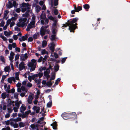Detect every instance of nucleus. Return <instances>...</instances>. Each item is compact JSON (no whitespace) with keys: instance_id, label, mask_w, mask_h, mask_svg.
Segmentation results:
<instances>
[{"instance_id":"nucleus-1","label":"nucleus","mask_w":130,"mask_h":130,"mask_svg":"<svg viewBox=\"0 0 130 130\" xmlns=\"http://www.w3.org/2000/svg\"><path fill=\"white\" fill-rule=\"evenodd\" d=\"M78 19L77 18H75L73 19L70 22H69L66 25L63 24L62 27H66L67 26H69V29L70 30V32H74V30L77 27L76 26L77 24L75 22L77 21Z\"/></svg>"},{"instance_id":"nucleus-2","label":"nucleus","mask_w":130,"mask_h":130,"mask_svg":"<svg viewBox=\"0 0 130 130\" xmlns=\"http://www.w3.org/2000/svg\"><path fill=\"white\" fill-rule=\"evenodd\" d=\"M28 13L27 12L23 14V17L20 18L19 19V22H18L16 24L17 26L22 27H23L25 26H26L28 23L27 21L26 17L28 16Z\"/></svg>"},{"instance_id":"nucleus-3","label":"nucleus","mask_w":130,"mask_h":130,"mask_svg":"<svg viewBox=\"0 0 130 130\" xmlns=\"http://www.w3.org/2000/svg\"><path fill=\"white\" fill-rule=\"evenodd\" d=\"M37 60L33 59L31 62H29L28 64V66L30 67V71L31 72L35 70L36 67Z\"/></svg>"},{"instance_id":"nucleus-4","label":"nucleus","mask_w":130,"mask_h":130,"mask_svg":"<svg viewBox=\"0 0 130 130\" xmlns=\"http://www.w3.org/2000/svg\"><path fill=\"white\" fill-rule=\"evenodd\" d=\"M23 8L22 9V11L24 12L27 10L28 11L30 10V5L28 3H23L22 4Z\"/></svg>"},{"instance_id":"nucleus-5","label":"nucleus","mask_w":130,"mask_h":130,"mask_svg":"<svg viewBox=\"0 0 130 130\" xmlns=\"http://www.w3.org/2000/svg\"><path fill=\"white\" fill-rule=\"evenodd\" d=\"M15 78L14 77H12L8 79V81L9 83H11L12 82V81H13L15 83V79L17 80H19V78L18 77L19 74V73L18 72H16L15 73Z\"/></svg>"},{"instance_id":"nucleus-6","label":"nucleus","mask_w":130,"mask_h":130,"mask_svg":"<svg viewBox=\"0 0 130 130\" xmlns=\"http://www.w3.org/2000/svg\"><path fill=\"white\" fill-rule=\"evenodd\" d=\"M35 21L34 20H32V21L28 24L27 28L26 29L27 31H30V29L34 28L35 27Z\"/></svg>"},{"instance_id":"nucleus-7","label":"nucleus","mask_w":130,"mask_h":130,"mask_svg":"<svg viewBox=\"0 0 130 130\" xmlns=\"http://www.w3.org/2000/svg\"><path fill=\"white\" fill-rule=\"evenodd\" d=\"M43 75V73L42 72H40L38 73L34 74L32 75L33 79L35 78H37L38 77L39 78H40Z\"/></svg>"},{"instance_id":"nucleus-8","label":"nucleus","mask_w":130,"mask_h":130,"mask_svg":"<svg viewBox=\"0 0 130 130\" xmlns=\"http://www.w3.org/2000/svg\"><path fill=\"white\" fill-rule=\"evenodd\" d=\"M51 68V66H50L48 68V69L45 71H44V76L46 77L47 79L49 78L50 77L49 74L50 72V69Z\"/></svg>"},{"instance_id":"nucleus-9","label":"nucleus","mask_w":130,"mask_h":130,"mask_svg":"<svg viewBox=\"0 0 130 130\" xmlns=\"http://www.w3.org/2000/svg\"><path fill=\"white\" fill-rule=\"evenodd\" d=\"M28 57V54L27 53H26L24 55H21L20 56V59L22 60L25 61L27 58Z\"/></svg>"},{"instance_id":"nucleus-10","label":"nucleus","mask_w":130,"mask_h":130,"mask_svg":"<svg viewBox=\"0 0 130 130\" xmlns=\"http://www.w3.org/2000/svg\"><path fill=\"white\" fill-rule=\"evenodd\" d=\"M49 20L48 19H46L44 20H41V23L42 24L44 25H46L48 23Z\"/></svg>"},{"instance_id":"nucleus-11","label":"nucleus","mask_w":130,"mask_h":130,"mask_svg":"<svg viewBox=\"0 0 130 130\" xmlns=\"http://www.w3.org/2000/svg\"><path fill=\"white\" fill-rule=\"evenodd\" d=\"M32 109L34 111H35L36 113H38L40 110V107L37 106H34L32 108Z\"/></svg>"},{"instance_id":"nucleus-12","label":"nucleus","mask_w":130,"mask_h":130,"mask_svg":"<svg viewBox=\"0 0 130 130\" xmlns=\"http://www.w3.org/2000/svg\"><path fill=\"white\" fill-rule=\"evenodd\" d=\"M50 45V49L51 51V53H52L54 52L55 45V44L53 43H51Z\"/></svg>"},{"instance_id":"nucleus-13","label":"nucleus","mask_w":130,"mask_h":130,"mask_svg":"<svg viewBox=\"0 0 130 130\" xmlns=\"http://www.w3.org/2000/svg\"><path fill=\"white\" fill-rule=\"evenodd\" d=\"M25 68V66L23 62H22L20 64L19 66V68L20 71H21L23 69H24Z\"/></svg>"},{"instance_id":"nucleus-14","label":"nucleus","mask_w":130,"mask_h":130,"mask_svg":"<svg viewBox=\"0 0 130 130\" xmlns=\"http://www.w3.org/2000/svg\"><path fill=\"white\" fill-rule=\"evenodd\" d=\"M38 124L35 125L34 124H31L30 125L31 127L33 129H36V130H43L42 129H39L38 128Z\"/></svg>"},{"instance_id":"nucleus-15","label":"nucleus","mask_w":130,"mask_h":130,"mask_svg":"<svg viewBox=\"0 0 130 130\" xmlns=\"http://www.w3.org/2000/svg\"><path fill=\"white\" fill-rule=\"evenodd\" d=\"M15 55L13 53V52L11 51V52L10 54V56H9V60L10 62H13V60L14 58V56Z\"/></svg>"},{"instance_id":"nucleus-16","label":"nucleus","mask_w":130,"mask_h":130,"mask_svg":"<svg viewBox=\"0 0 130 130\" xmlns=\"http://www.w3.org/2000/svg\"><path fill=\"white\" fill-rule=\"evenodd\" d=\"M26 107L25 105L24 104H22L20 108V112L22 113L24 111L26 110Z\"/></svg>"},{"instance_id":"nucleus-17","label":"nucleus","mask_w":130,"mask_h":130,"mask_svg":"<svg viewBox=\"0 0 130 130\" xmlns=\"http://www.w3.org/2000/svg\"><path fill=\"white\" fill-rule=\"evenodd\" d=\"M33 99V98L32 95H29L27 100L28 103L29 104H31Z\"/></svg>"},{"instance_id":"nucleus-18","label":"nucleus","mask_w":130,"mask_h":130,"mask_svg":"<svg viewBox=\"0 0 130 130\" xmlns=\"http://www.w3.org/2000/svg\"><path fill=\"white\" fill-rule=\"evenodd\" d=\"M7 106L6 105H3V106L2 104H0V113L2 112V110H5Z\"/></svg>"},{"instance_id":"nucleus-19","label":"nucleus","mask_w":130,"mask_h":130,"mask_svg":"<svg viewBox=\"0 0 130 130\" xmlns=\"http://www.w3.org/2000/svg\"><path fill=\"white\" fill-rule=\"evenodd\" d=\"M46 31V29H45L44 27H42L40 29V34L42 36L44 35L45 34V32Z\"/></svg>"},{"instance_id":"nucleus-20","label":"nucleus","mask_w":130,"mask_h":130,"mask_svg":"<svg viewBox=\"0 0 130 130\" xmlns=\"http://www.w3.org/2000/svg\"><path fill=\"white\" fill-rule=\"evenodd\" d=\"M74 9L75 10L76 12H78L80 11L82 9V7L80 6H78L77 8L76 7V5H74Z\"/></svg>"},{"instance_id":"nucleus-21","label":"nucleus","mask_w":130,"mask_h":130,"mask_svg":"<svg viewBox=\"0 0 130 130\" xmlns=\"http://www.w3.org/2000/svg\"><path fill=\"white\" fill-rule=\"evenodd\" d=\"M9 95L8 94H6L5 93H3L1 94V98L3 99H5L6 97H8Z\"/></svg>"},{"instance_id":"nucleus-22","label":"nucleus","mask_w":130,"mask_h":130,"mask_svg":"<svg viewBox=\"0 0 130 130\" xmlns=\"http://www.w3.org/2000/svg\"><path fill=\"white\" fill-rule=\"evenodd\" d=\"M54 23L52 25V28H55L57 26V20H54Z\"/></svg>"},{"instance_id":"nucleus-23","label":"nucleus","mask_w":130,"mask_h":130,"mask_svg":"<svg viewBox=\"0 0 130 130\" xmlns=\"http://www.w3.org/2000/svg\"><path fill=\"white\" fill-rule=\"evenodd\" d=\"M28 37L27 35H25L24 36H23L21 37V39H20V41H21L22 40L23 41H24L25 40H27Z\"/></svg>"},{"instance_id":"nucleus-24","label":"nucleus","mask_w":130,"mask_h":130,"mask_svg":"<svg viewBox=\"0 0 130 130\" xmlns=\"http://www.w3.org/2000/svg\"><path fill=\"white\" fill-rule=\"evenodd\" d=\"M41 8L40 6L38 5H36L35 7V11L37 13L39 12L41 10Z\"/></svg>"},{"instance_id":"nucleus-25","label":"nucleus","mask_w":130,"mask_h":130,"mask_svg":"<svg viewBox=\"0 0 130 130\" xmlns=\"http://www.w3.org/2000/svg\"><path fill=\"white\" fill-rule=\"evenodd\" d=\"M51 125L52 126V127L54 129H56L57 124L56 122H54L53 124H51Z\"/></svg>"},{"instance_id":"nucleus-26","label":"nucleus","mask_w":130,"mask_h":130,"mask_svg":"<svg viewBox=\"0 0 130 130\" xmlns=\"http://www.w3.org/2000/svg\"><path fill=\"white\" fill-rule=\"evenodd\" d=\"M4 71L6 72H9L10 71V68L9 66L6 67L4 68Z\"/></svg>"},{"instance_id":"nucleus-27","label":"nucleus","mask_w":130,"mask_h":130,"mask_svg":"<svg viewBox=\"0 0 130 130\" xmlns=\"http://www.w3.org/2000/svg\"><path fill=\"white\" fill-rule=\"evenodd\" d=\"M6 7L8 8H9L13 7L12 4L10 1H9L8 2V3Z\"/></svg>"},{"instance_id":"nucleus-28","label":"nucleus","mask_w":130,"mask_h":130,"mask_svg":"<svg viewBox=\"0 0 130 130\" xmlns=\"http://www.w3.org/2000/svg\"><path fill=\"white\" fill-rule=\"evenodd\" d=\"M19 125L20 127H24L25 124L24 123L20 122L19 123Z\"/></svg>"},{"instance_id":"nucleus-29","label":"nucleus","mask_w":130,"mask_h":130,"mask_svg":"<svg viewBox=\"0 0 130 130\" xmlns=\"http://www.w3.org/2000/svg\"><path fill=\"white\" fill-rule=\"evenodd\" d=\"M51 37V39L52 41L56 40V39H57L56 37V35L55 34L52 35Z\"/></svg>"},{"instance_id":"nucleus-30","label":"nucleus","mask_w":130,"mask_h":130,"mask_svg":"<svg viewBox=\"0 0 130 130\" xmlns=\"http://www.w3.org/2000/svg\"><path fill=\"white\" fill-rule=\"evenodd\" d=\"M33 80H34L35 82L37 83L38 84H40L41 83V81L40 78H39L38 79L35 78V79Z\"/></svg>"},{"instance_id":"nucleus-31","label":"nucleus","mask_w":130,"mask_h":130,"mask_svg":"<svg viewBox=\"0 0 130 130\" xmlns=\"http://www.w3.org/2000/svg\"><path fill=\"white\" fill-rule=\"evenodd\" d=\"M41 20H44L46 19V16L45 14H42L40 16Z\"/></svg>"},{"instance_id":"nucleus-32","label":"nucleus","mask_w":130,"mask_h":130,"mask_svg":"<svg viewBox=\"0 0 130 130\" xmlns=\"http://www.w3.org/2000/svg\"><path fill=\"white\" fill-rule=\"evenodd\" d=\"M41 53L42 54H48V52L46 51L45 49L42 50L41 51Z\"/></svg>"},{"instance_id":"nucleus-33","label":"nucleus","mask_w":130,"mask_h":130,"mask_svg":"<svg viewBox=\"0 0 130 130\" xmlns=\"http://www.w3.org/2000/svg\"><path fill=\"white\" fill-rule=\"evenodd\" d=\"M47 44V42L46 41H43L42 43V46L43 47H44L46 46Z\"/></svg>"},{"instance_id":"nucleus-34","label":"nucleus","mask_w":130,"mask_h":130,"mask_svg":"<svg viewBox=\"0 0 130 130\" xmlns=\"http://www.w3.org/2000/svg\"><path fill=\"white\" fill-rule=\"evenodd\" d=\"M51 80L48 82L46 83V85L49 87H50L52 85L53 83L51 82Z\"/></svg>"},{"instance_id":"nucleus-35","label":"nucleus","mask_w":130,"mask_h":130,"mask_svg":"<svg viewBox=\"0 0 130 130\" xmlns=\"http://www.w3.org/2000/svg\"><path fill=\"white\" fill-rule=\"evenodd\" d=\"M8 112L9 113H11L13 111V109L11 107H9L7 108Z\"/></svg>"},{"instance_id":"nucleus-36","label":"nucleus","mask_w":130,"mask_h":130,"mask_svg":"<svg viewBox=\"0 0 130 130\" xmlns=\"http://www.w3.org/2000/svg\"><path fill=\"white\" fill-rule=\"evenodd\" d=\"M84 7L85 9H88L89 8L90 6L89 5L86 4L84 5Z\"/></svg>"},{"instance_id":"nucleus-37","label":"nucleus","mask_w":130,"mask_h":130,"mask_svg":"<svg viewBox=\"0 0 130 130\" xmlns=\"http://www.w3.org/2000/svg\"><path fill=\"white\" fill-rule=\"evenodd\" d=\"M21 90L23 91H25V93H26L27 92V90L23 86H22L21 87Z\"/></svg>"},{"instance_id":"nucleus-38","label":"nucleus","mask_w":130,"mask_h":130,"mask_svg":"<svg viewBox=\"0 0 130 130\" xmlns=\"http://www.w3.org/2000/svg\"><path fill=\"white\" fill-rule=\"evenodd\" d=\"M30 74V72H26L24 75V76L25 78L27 77V75L28 76Z\"/></svg>"},{"instance_id":"nucleus-39","label":"nucleus","mask_w":130,"mask_h":130,"mask_svg":"<svg viewBox=\"0 0 130 130\" xmlns=\"http://www.w3.org/2000/svg\"><path fill=\"white\" fill-rule=\"evenodd\" d=\"M15 105L16 106L15 107L18 108H19L20 106V104L19 103V102H18V101H15Z\"/></svg>"},{"instance_id":"nucleus-40","label":"nucleus","mask_w":130,"mask_h":130,"mask_svg":"<svg viewBox=\"0 0 130 130\" xmlns=\"http://www.w3.org/2000/svg\"><path fill=\"white\" fill-rule=\"evenodd\" d=\"M46 69V68L45 67H41L39 68V70L40 72H42V70H44Z\"/></svg>"},{"instance_id":"nucleus-41","label":"nucleus","mask_w":130,"mask_h":130,"mask_svg":"<svg viewBox=\"0 0 130 130\" xmlns=\"http://www.w3.org/2000/svg\"><path fill=\"white\" fill-rule=\"evenodd\" d=\"M27 87L30 88L32 86V85L30 82H29L27 83Z\"/></svg>"},{"instance_id":"nucleus-42","label":"nucleus","mask_w":130,"mask_h":130,"mask_svg":"<svg viewBox=\"0 0 130 130\" xmlns=\"http://www.w3.org/2000/svg\"><path fill=\"white\" fill-rule=\"evenodd\" d=\"M4 35L6 36H9L10 35V32H8L6 31H5L4 32Z\"/></svg>"},{"instance_id":"nucleus-43","label":"nucleus","mask_w":130,"mask_h":130,"mask_svg":"<svg viewBox=\"0 0 130 130\" xmlns=\"http://www.w3.org/2000/svg\"><path fill=\"white\" fill-rule=\"evenodd\" d=\"M52 105V101H50L49 102H48L47 104V106L49 107H50Z\"/></svg>"},{"instance_id":"nucleus-44","label":"nucleus","mask_w":130,"mask_h":130,"mask_svg":"<svg viewBox=\"0 0 130 130\" xmlns=\"http://www.w3.org/2000/svg\"><path fill=\"white\" fill-rule=\"evenodd\" d=\"M61 79L60 78H58L56 80L55 82V84L57 85L59 83V82L60 80Z\"/></svg>"},{"instance_id":"nucleus-45","label":"nucleus","mask_w":130,"mask_h":130,"mask_svg":"<svg viewBox=\"0 0 130 130\" xmlns=\"http://www.w3.org/2000/svg\"><path fill=\"white\" fill-rule=\"evenodd\" d=\"M11 19H9L7 21L6 24L8 26L10 24L11 22Z\"/></svg>"},{"instance_id":"nucleus-46","label":"nucleus","mask_w":130,"mask_h":130,"mask_svg":"<svg viewBox=\"0 0 130 130\" xmlns=\"http://www.w3.org/2000/svg\"><path fill=\"white\" fill-rule=\"evenodd\" d=\"M0 60L3 63H4L5 61V60L4 57L2 56H1L0 57Z\"/></svg>"},{"instance_id":"nucleus-47","label":"nucleus","mask_w":130,"mask_h":130,"mask_svg":"<svg viewBox=\"0 0 130 130\" xmlns=\"http://www.w3.org/2000/svg\"><path fill=\"white\" fill-rule=\"evenodd\" d=\"M18 94L17 93H15L14 94V97L16 99H18Z\"/></svg>"},{"instance_id":"nucleus-48","label":"nucleus","mask_w":130,"mask_h":130,"mask_svg":"<svg viewBox=\"0 0 130 130\" xmlns=\"http://www.w3.org/2000/svg\"><path fill=\"white\" fill-rule=\"evenodd\" d=\"M2 130H10V129L9 127L7 126L6 128H3Z\"/></svg>"},{"instance_id":"nucleus-49","label":"nucleus","mask_w":130,"mask_h":130,"mask_svg":"<svg viewBox=\"0 0 130 130\" xmlns=\"http://www.w3.org/2000/svg\"><path fill=\"white\" fill-rule=\"evenodd\" d=\"M54 13L55 15H57L58 14V11L57 10L55 9L54 11Z\"/></svg>"},{"instance_id":"nucleus-50","label":"nucleus","mask_w":130,"mask_h":130,"mask_svg":"<svg viewBox=\"0 0 130 130\" xmlns=\"http://www.w3.org/2000/svg\"><path fill=\"white\" fill-rule=\"evenodd\" d=\"M55 70L57 71L59 68V66L58 65H56L54 67Z\"/></svg>"},{"instance_id":"nucleus-51","label":"nucleus","mask_w":130,"mask_h":130,"mask_svg":"<svg viewBox=\"0 0 130 130\" xmlns=\"http://www.w3.org/2000/svg\"><path fill=\"white\" fill-rule=\"evenodd\" d=\"M58 0H54V4L55 6H57L58 5Z\"/></svg>"},{"instance_id":"nucleus-52","label":"nucleus","mask_w":130,"mask_h":130,"mask_svg":"<svg viewBox=\"0 0 130 130\" xmlns=\"http://www.w3.org/2000/svg\"><path fill=\"white\" fill-rule=\"evenodd\" d=\"M10 121H13L15 123H16L17 122V120L16 119H10Z\"/></svg>"},{"instance_id":"nucleus-53","label":"nucleus","mask_w":130,"mask_h":130,"mask_svg":"<svg viewBox=\"0 0 130 130\" xmlns=\"http://www.w3.org/2000/svg\"><path fill=\"white\" fill-rule=\"evenodd\" d=\"M19 54H17L15 55V60L16 61L19 58Z\"/></svg>"},{"instance_id":"nucleus-54","label":"nucleus","mask_w":130,"mask_h":130,"mask_svg":"<svg viewBox=\"0 0 130 130\" xmlns=\"http://www.w3.org/2000/svg\"><path fill=\"white\" fill-rule=\"evenodd\" d=\"M48 19H49L51 20H53L54 19V17L52 16H48Z\"/></svg>"},{"instance_id":"nucleus-55","label":"nucleus","mask_w":130,"mask_h":130,"mask_svg":"<svg viewBox=\"0 0 130 130\" xmlns=\"http://www.w3.org/2000/svg\"><path fill=\"white\" fill-rule=\"evenodd\" d=\"M32 75L31 76H30L29 75H28V79L31 82L32 80V79H33L32 78Z\"/></svg>"},{"instance_id":"nucleus-56","label":"nucleus","mask_w":130,"mask_h":130,"mask_svg":"<svg viewBox=\"0 0 130 130\" xmlns=\"http://www.w3.org/2000/svg\"><path fill=\"white\" fill-rule=\"evenodd\" d=\"M19 108L16 107H14L13 108V110L15 112H17L18 111V109Z\"/></svg>"},{"instance_id":"nucleus-57","label":"nucleus","mask_w":130,"mask_h":130,"mask_svg":"<svg viewBox=\"0 0 130 130\" xmlns=\"http://www.w3.org/2000/svg\"><path fill=\"white\" fill-rule=\"evenodd\" d=\"M21 83H20L18 82L17 84H16V86L17 87L20 88L21 86Z\"/></svg>"},{"instance_id":"nucleus-58","label":"nucleus","mask_w":130,"mask_h":130,"mask_svg":"<svg viewBox=\"0 0 130 130\" xmlns=\"http://www.w3.org/2000/svg\"><path fill=\"white\" fill-rule=\"evenodd\" d=\"M54 56L55 58H57L58 57V54L56 53H54Z\"/></svg>"},{"instance_id":"nucleus-59","label":"nucleus","mask_w":130,"mask_h":130,"mask_svg":"<svg viewBox=\"0 0 130 130\" xmlns=\"http://www.w3.org/2000/svg\"><path fill=\"white\" fill-rule=\"evenodd\" d=\"M53 29L52 31V33L53 34H55L56 32L57 31V30H56L55 28H52Z\"/></svg>"},{"instance_id":"nucleus-60","label":"nucleus","mask_w":130,"mask_h":130,"mask_svg":"<svg viewBox=\"0 0 130 130\" xmlns=\"http://www.w3.org/2000/svg\"><path fill=\"white\" fill-rule=\"evenodd\" d=\"M38 35L37 34H35L33 36V38L34 39H36L37 38Z\"/></svg>"},{"instance_id":"nucleus-61","label":"nucleus","mask_w":130,"mask_h":130,"mask_svg":"<svg viewBox=\"0 0 130 130\" xmlns=\"http://www.w3.org/2000/svg\"><path fill=\"white\" fill-rule=\"evenodd\" d=\"M55 75H52V76L51 77V78L50 79V80H54L55 78Z\"/></svg>"},{"instance_id":"nucleus-62","label":"nucleus","mask_w":130,"mask_h":130,"mask_svg":"<svg viewBox=\"0 0 130 130\" xmlns=\"http://www.w3.org/2000/svg\"><path fill=\"white\" fill-rule=\"evenodd\" d=\"M12 126H13L15 128H17L18 127V125L17 123L14 124Z\"/></svg>"},{"instance_id":"nucleus-63","label":"nucleus","mask_w":130,"mask_h":130,"mask_svg":"<svg viewBox=\"0 0 130 130\" xmlns=\"http://www.w3.org/2000/svg\"><path fill=\"white\" fill-rule=\"evenodd\" d=\"M15 24V23L14 21H12L11 22L10 25V27H11L13 26Z\"/></svg>"},{"instance_id":"nucleus-64","label":"nucleus","mask_w":130,"mask_h":130,"mask_svg":"<svg viewBox=\"0 0 130 130\" xmlns=\"http://www.w3.org/2000/svg\"><path fill=\"white\" fill-rule=\"evenodd\" d=\"M10 116V114L9 113H7L5 115V117L6 118H8Z\"/></svg>"}]
</instances>
